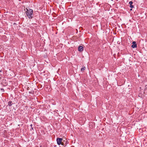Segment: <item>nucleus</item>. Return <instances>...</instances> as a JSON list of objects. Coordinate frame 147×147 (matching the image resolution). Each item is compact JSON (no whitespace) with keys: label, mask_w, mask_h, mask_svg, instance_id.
<instances>
[{"label":"nucleus","mask_w":147,"mask_h":147,"mask_svg":"<svg viewBox=\"0 0 147 147\" xmlns=\"http://www.w3.org/2000/svg\"><path fill=\"white\" fill-rule=\"evenodd\" d=\"M26 16L29 19L32 18L34 16L33 10L29 8H26Z\"/></svg>","instance_id":"f257e3e1"},{"label":"nucleus","mask_w":147,"mask_h":147,"mask_svg":"<svg viewBox=\"0 0 147 147\" xmlns=\"http://www.w3.org/2000/svg\"><path fill=\"white\" fill-rule=\"evenodd\" d=\"M62 138H57L56 141L57 142V144L59 145H60V144L63 145V143L62 142Z\"/></svg>","instance_id":"f03ea898"},{"label":"nucleus","mask_w":147,"mask_h":147,"mask_svg":"<svg viewBox=\"0 0 147 147\" xmlns=\"http://www.w3.org/2000/svg\"><path fill=\"white\" fill-rule=\"evenodd\" d=\"M136 43V42L135 41H133L132 43V45H131V47L133 48L137 47V46Z\"/></svg>","instance_id":"7ed1b4c3"},{"label":"nucleus","mask_w":147,"mask_h":147,"mask_svg":"<svg viewBox=\"0 0 147 147\" xmlns=\"http://www.w3.org/2000/svg\"><path fill=\"white\" fill-rule=\"evenodd\" d=\"M84 48L82 46H79L78 48V51L80 52H82Z\"/></svg>","instance_id":"20e7f679"},{"label":"nucleus","mask_w":147,"mask_h":147,"mask_svg":"<svg viewBox=\"0 0 147 147\" xmlns=\"http://www.w3.org/2000/svg\"><path fill=\"white\" fill-rule=\"evenodd\" d=\"M133 3V2L132 1H130L129 2V4L130 5V7L131 8H134V7L133 5H132V4Z\"/></svg>","instance_id":"39448f33"},{"label":"nucleus","mask_w":147,"mask_h":147,"mask_svg":"<svg viewBox=\"0 0 147 147\" xmlns=\"http://www.w3.org/2000/svg\"><path fill=\"white\" fill-rule=\"evenodd\" d=\"M8 105L9 106H11L13 104V103L12 101H10L8 102Z\"/></svg>","instance_id":"423d86ee"},{"label":"nucleus","mask_w":147,"mask_h":147,"mask_svg":"<svg viewBox=\"0 0 147 147\" xmlns=\"http://www.w3.org/2000/svg\"><path fill=\"white\" fill-rule=\"evenodd\" d=\"M144 92L147 93V85H146L144 89Z\"/></svg>","instance_id":"0eeeda50"},{"label":"nucleus","mask_w":147,"mask_h":147,"mask_svg":"<svg viewBox=\"0 0 147 147\" xmlns=\"http://www.w3.org/2000/svg\"><path fill=\"white\" fill-rule=\"evenodd\" d=\"M85 67H84L83 68H82L81 69V71H83L84 70H85Z\"/></svg>","instance_id":"6e6552de"},{"label":"nucleus","mask_w":147,"mask_h":147,"mask_svg":"<svg viewBox=\"0 0 147 147\" xmlns=\"http://www.w3.org/2000/svg\"><path fill=\"white\" fill-rule=\"evenodd\" d=\"M94 123L93 122H92L90 123V125H93L94 124Z\"/></svg>","instance_id":"1a4fd4ad"},{"label":"nucleus","mask_w":147,"mask_h":147,"mask_svg":"<svg viewBox=\"0 0 147 147\" xmlns=\"http://www.w3.org/2000/svg\"><path fill=\"white\" fill-rule=\"evenodd\" d=\"M33 129V128L32 127H31V128L30 129V130H32Z\"/></svg>","instance_id":"9d476101"},{"label":"nucleus","mask_w":147,"mask_h":147,"mask_svg":"<svg viewBox=\"0 0 147 147\" xmlns=\"http://www.w3.org/2000/svg\"><path fill=\"white\" fill-rule=\"evenodd\" d=\"M32 124H31L30 125V126L31 127H32Z\"/></svg>","instance_id":"9b49d317"},{"label":"nucleus","mask_w":147,"mask_h":147,"mask_svg":"<svg viewBox=\"0 0 147 147\" xmlns=\"http://www.w3.org/2000/svg\"><path fill=\"white\" fill-rule=\"evenodd\" d=\"M29 93H31V92H29Z\"/></svg>","instance_id":"f8f14e48"},{"label":"nucleus","mask_w":147,"mask_h":147,"mask_svg":"<svg viewBox=\"0 0 147 147\" xmlns=\"http://www.w3.org/2000/svg\"><path fill=\"white\" fill-rule=\"evenodd\" d=\"M132 10V9H131L130 10Z\"/></svg>","instance_id":"ddd939ff"}]
</instances>
